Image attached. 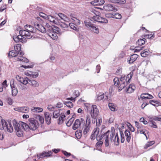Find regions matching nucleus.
<instances>
[{
    "mask_svg": "<svg viewBox=\"0 0 161 161\" xmlns=\"http://www.w3.org/2000/svg\"><path fill=\"white\" fill-rule=\"evenodd\" d=\"M12 123L14 126L17 136L19 137L22 136L23 134V131L22 129H23L25 130V127L22 125V123H23V122H19L18 123L16 120L14 119L12 121Z\"/></svg>",
    "mask_w": 161,
    "mask_h": 161,
    "instance_id": "obj_1",
    "label": "nucleus"
},
{
    "mask_svg": "<svg viewBox=\"0 0 161 161\" xmlns=\"http://www.w3.org/2000/svg\"><path fill=\"white\" fill-rule=\"evenodd\" d=\"M29 125H28L25 123L23 122L22 125L25 127V130L30 129L33 130H35L37 128L38 125V121L33 118H30L28 119Z\"/></svg>",
    "mask_w": 161,
    "mask_h": 161,
    "instance_id": "obj_2",
    "label": "nucleus"
},
{
    "mask_svg": "<svg viewBox=\"0 0 161 161\" xmlns=\"http://www.w3.org/2000/svg\"><path fill=\"white\" fill-rule=\"evenodd\" d=\"M35 26L36 29L43 33H45L47 32L48 33L50 31H53V29L55 28V27H57L55 26H51L47 23H46L44 27L37 23L35 24Z\"/></svg>",
    "mask_w": 161,
    "mask_h": 161,
    "instance_id": "obj_3",
    "label": "nucleus"
},
{
    "mask_svg": "<svg viewBox=\"0 0 161 161\" xmlns=\"http://www.w3.org/2000/svg\"><path fill=\"white\" fill-rule=\"evenodd\" d=\"M111 132L108 130L103 135H102L100 137L99 140H105V144L106 147L109 146L110 141H111Z\"/></svg>",
    "mask_w": 161,
    "mask_h": 161,
    "instance_id": "obj_4",
    "label": "nucleus"
},
{
    "mask_svg": "<svg viewBox=\"0 0 161 161\" xmlns=\"http://www.w3.org/2000/svg\"><path fill=\"white\" fill-rule=\"evenodd\" d=\"M1 123L3 129H7L8 132L12 133L14 129L10 121H6L4 119H1Z\"/></svg>",
    "mask_w": 161,
    "mask_h": 161,
    "instance_id": "obj_5",
    "label": "nucleus"
},
{
    "mask_svg": "<svg viewBox=\"0 0 161 161\" xmlns=\"http://www.w3.org/2000/svg\"><path fill=\"white\" fill-rule=\"evenodd\" d=\"M100 136V129L98 127H96L93 129L90 136V138L92 140H94L96 138H97V141L100 140L99 138Z\"/></svg>",
    "mask_w": 161,
    "mask_h": 161,
    "instance_id": "obj_6",
    "label": "nucleus"
},
{
    "mask_svg": "<svg viewBox=\"0 0 161 161\" xmlns=\"http://www.w3.org/2000/svg\"><path fill=\"white\" fill-rule=\"evenodd\" d=\"M85 124V120L83 118L76 119L72 126V128L74 130L81 127V125H84Z\"/></svg>",
    "mask_w": 161,
    "mask_h": 161,
    "instance_id": "obj_7",
    "label": "nucleus"
},
{
    "mask_svg": "<svg viewBox=\"0 0 161 161\" xmlns=\"http://www.w3.org/2000/svg\"><path fill=\"white\" fill-rule=\"evenodd\" d=\"M110 141L114 142L115 145H118L119 141V138L117 134H115L114 131L111 132V137Z\"/></svg>",
    "mask_w": 161,
    "mask_h": 161,
    "instance_id": "obj_8",
    "label": "nucleus"
},
{
    "mask_svg": "<svg viewBox=\"0 0 161 161\" xmlns=\"http://www.w3.org/2000/svg\"><path fill=\"white\" fill-rule=\"evenodd\" d=\"M92 19L94 21L102 23H107L108 20L102 17L99 15H96L92 17Z\"/></svg>",
    "mask_w": 161,
    "mask_h": 161,
    "instance_id": "obj_9",
    "label": "nucleus"
},
{
    "mask_svg": "<svg viewBox=\"0 0 161 161\" xmlns=\"http://www.w3.org/2000/svg\"><path fill=\"white\" fill-rule=\"evenodd\" d=\"M52 31H50L47 33L48 34L50 37L53 40H56L58 38V36L57 35V32H59V31L58 30V28L55 27Z\"/></svg>",
    "mask_w": 161,
    "mask_h": 161,
    "instance_id": "obj_10",
    "label": "nucleus"
},
{
    "mask_svg": "<svg viewBox=\"0 0 161 161\" xmlns=\"http://www.w3.org/2000/svg\"><path fill=\"white\" fill-rule=\"evenodd\" d=\"M14 40L16 42H20L22 43H25L26 42V38L24 37L23 36L19 34L18 36H13Z\"/></svg>",
    "mask_w": 161,
    "mask_h": 161,
    "instance_id": "obj_11",
    "label": "nucleus"
},
{
    "mask_svg": "<svg viewBox=\"0 0 161 161\" xmlns=\"http://www.w3.org/2000/svg\"><path fill=\"white\" fill-rule=\"evenodd\" d=\"M14 110L25 113H28L29 111V108L26 106L18 107L14 108Z\"/></svg>",
    "mask_w": 161,
    "mask_h": 161,
    "instance_id": "obj_12",
    "label": "nucleus"
},
{
    "mask_svg": "<svg viewBox=\"0 0 161 161\" xmlns=\"http://www.w3.org/2000/svg\"><path fill=\"white\" fill-rule=\"evenodd\" d=\"M10 87L12 90V95L13 96H16L18 93V90L15 86L14 85V80H11L10 83Z\"/></svg>",
    "mask_w": 161,
    "mask_h": 161,
    "instance_id": "obj_13",
    "label": "nucleus"
},
{
    "mask_svg": "<svg viewBox=\"0 0 161 161\" xmlns=\"http://www.w3.org/2000/svg\"><path fill=\"white\" fill-rule=\"evenodd\" d=\"M103 8L105 10L108 11H116L118 10V9L117 8L110 4H105L103 6Z\"/></svg>",
    "mask_w": 161,
    "mask_h": 161,
    "instance_id": "obj_14",
    "label": "nucleus"
},
{
    "mask_svg": "<svg viewBox=\"0 0 161 161\" xmlns=\"http://www.w3.org/2000/svg\"><path fill=\"white\" fill-rule=\"evenodd\" d=\"M120 82V84L118 87V91L119 92L120 91L123 89L126 86L125 79V77H121L119 79Z\"/></svg>",
    "mask_w": 161,
    "mask_h": 161,
    "instance_id": "obj_15",
    "label": "nucleus"
},
{
    "mask_svg": "<svg viewBox=\"0 0 161 161\" xmlns=\"http://www.w3.org/2000/svg\"><path fill=\"white\" fill-rule=\"evenodd\" d=\"M92 109L91 111V116L93 118L96 117L99 111L96 105H92Z\"/></svg>",
    "mask_w": 161,
    "mask_h": 161,
    "instance_id": "obj_16",
    "label": "nucleus"
},
{
    "mask_svg": "<svg viewBox=\"0 0 161 161\" xmlns=\"http://www.w3.org/2000/svg\"><path fill=\"white\" fill-rule=\"evenodd\" d=\"M20 34L27 37L28 38L30 39L32 37V35H31V33L26 30H21L19 31Z\"/></svg>",
    "mask_w": 161,
    "mask_h": 161,
    "instance_id": "obj_17",
    "label": "nucleus"
},
{
    "mask_svg": "<svg viewBox=\"0 0 161 161\" xmlns=\"http://www.w3.org/2000/svg\"><path fill=\"white\" fill-rule=\"evenodd\" d=\"M47 19L50 22H53V24L58 25L59 23V19L55 18L52 16H47Z\"/></svg>",
    "mask_w": 161,
    "mask_h": 161,
    "instance_id": "obj_18",
    "label": "nucleus"
},
{
    "mask_svg": "<svg viewBox=\"0 0 161 161\" xmlns=\"http://www.w3.org/2000/svg\"><path fill=\"white\" fill-rule=\"evenodd\" d=\"M83 128V133L85 136H86L87 133L90 131L91 128V125L84 124Z\"/></svg>",
    "mask_w": 161,
    "mask_h": 161,
    "instance_id": "obj_19",
    "label": "nucleus"
},
{
    "mask_svg": "<svg viewBox=\"0 0 161 161\" xmlns=\"http://www.w3.org/2000/svg\"><path fill=\"white\" fill-rule=\"evenodd\" d=\"M104 2V0H94L91 2V4L94 6H100L103 4Z\"/></svg>",
    "mask_w": 161,
    "mask_h": 161,
    "instance_id": "obj_20",
    "label": "nucleus"
},
{
    "mask_svg": "<svg viewBox=\"0 0 161 161\" xmlns=\"http://www.w3.org/2000/svg\"><path fill=\"white\" fill-rule=\"evenodd\" d=\"M140 97L142 99H152L153 98V96L148 93H142L140 96Z\"/></svg>",
    "mask_w": 161,
    "mask_h": 161,
    "instance_id": "obj_21",
    "label": "nucleus"
},
{
    "mask_svg": "<svg viewBox=\"0 0 161 161\" xmlns=\"http://www.w3.org/2000/svg\"><path fill=\"white\" fill-rule=\"evenodd\" d=\"M45 121L47 124L49 125L51 123V118L49 113L45 112L44 113Z\"/></svg>",
    "mask_w": 161,
    "mask_h": 161,
    "instance_id": "obj_22",
    "label": "nucleus"
},
{
    "mask_svg": "<svg viewBox=\"0 0 161 161\" xmlns=\"http://www.w3.org/2000/svg\"><path fill=\"white\" fill-rule=\"evenodd\" d=\"M25 30L28 31L31 33H35V29L30 25H26L25 26Z\"/></svg>",
    "mask_w": 161,
    "mask_h": 161,
    "instance_id": "obj_23",
    "label": "nucleus"
},
{
    "mask_svg": "<svg viewBox=\"0 0 161 161\" xmlns=\"http://www.w3.org/2000/svg\"><path fill=\"white\" fill-rule=\"evenodd\" d=\"M138 57V55L137 54H133L131 56L130 59L129 60H128V61L129 64H132L136 60Z\"/></svg>",
    "mask_w": 161,
    "mask_h": 161,
    "instance_id": "obj_24",
    "label": "nucleus"
},
{
    "mask_svg": "<svg viewBox=\"0 0 161 161\" xmlns=\"http://www.w3.org/2000/svg\"><path fill=\"white\" fill-rule=\"evenodd\" d=\"M58 16L61 19L67 22L68 23L70 21L69 19L62 13H59L58 14Z\"/></svg>",
    "mask_w": 161,
    "mask_h": 161,
    "instance_id": "obj_25",
    "label": "nucleus"
},
{
    "mask_svg": "<svg viewBox=\"0 0 161 161\" xmlns=\"http://www.w3.org/2000/svg\"><path fill=\"white\" fill-rule=\"evenodd\" d=\"M125 136L126 137V141L129 142L130 140L131 136L130 131L128 130H125L124 132Z\"/></svg>",
    "mask_w": 161,
    "mask_h": 161,
    "instance_id": "obj_26",
    "label": "nucleus"
},
{
    "mask_svg": "<svg viewBox=\"0 0 161 161\" xmlns=\"http://www.w3.org/2000/svg\"><path fill=\"white\" fill-rule=\"evenodd\" d=\"M31 110L33 112L40 113L42 112L43 109L41 107H33L31 108Z\"/></svg>",
    "mask_w": 161,
    "mask_h": 161,
    "instance_id": "obj_27",
    "label": "nucleus"
},
{
    "mask_svg": "<svg viewBox=\"0 0 161 161\" xmlns=\"http://www.w3.org/2000/svg\"><path fill=\"white\" fill-rule=\"evenodd\" d=\"M136 88L135 86L133 84H131L129 85V87L127 90V92L130 93L132 92Z\"/></svg>",
    "mask_w": 161,
    "mask_h": 161,
    "instance_id": "obj_28",
    "label": "nucleus"
},
{
    "mask_svg": "<svg viewBox=\"0 0 161 161\" xmlns=\"http://www.w3.org/2000/svg\"><path fill=\"white\" fill-rule=\"evenodd\" d=\"M28 83L30 84L34 87H37L39 86L38 83L35 80L29 79Z\"/></svg>",
    "mask_w": 161,
    "mask_h": 161,
    "instance_id": "obj_29",
    "label": "nucleus"
},
{
    "mask_svg": "<svg viewBox=\"0 0 161 161\" xmlns=\"http://www.w3.org/2000/svg\"><path fill=\"white\" fill-rule=\"evenodd\" d=\"M92 21V19L86 20L85 21L84 23L86 26L89 29H91L92 26L94 25L91 22Z\"/></svg>",
    "mask_w": 161,
    "mask_h": 161,
    "instance_id": "obj_30",
    "label": "nucleus"
},
{
    "mask_svg": "<svg viewBox=\"0 0 161 161\" xmlns=\"http://www.w3.org/2000/svg\"><path fill=\"white\" fill-rule=\"evenodd\" d=\"M18 54V53L16 52L14 50H12L9 51L8 54V56L9 57H15L17 56Z\"/></svg>",
    "mask_w": 161,
    "mask_h": 161,
    "instance_id": "obj_31",
    "label": "nucleus"
},
{
    "mask_svg": "<svg viewBox=\"0 0 161 161\" xmlns=\"http://www.w3.org/2000/svg\"><path fill=\"white\" fill-rule=\"evenodd\" d=\"M90 29L95 33L98 34L99 32L98 27L95 25H94Z\"/></svg>",
    "mask_w": 161,
    "mask_h": 161,
    "instance_id": "obj_32",
    "label": "nucleus"
},
{
    "mask_svg": "<svg viewBox=\"0 0 161 161\" xmlns=\"http://www.w3.org/2000/svg\"><path fill=\"white\" fill-rule=\"evenodd\" d=\"M61 109H58L57 110H55L53 113V118H58L59 116L60 115V111L61 110Z\"/></svg>",
    "mask_w": 161,
    "mask_h": 161,
    "instance_id": "obj_33",
    "label": "nucleus"
},
{
    "mask_svg": "<svg viewBox=\"0 0 161 161\" xmlns=\"http://www.w3.org/2000/svg\"><path fill=\"white\" fill-rule=\"evenodd\" d=\"M133 73L131 72L129 74L127 75L126 78L125 79V81L126 83L128 84L130 82V80H131L133 76Z\"/></svg>",
    "mask_w": 161,
    "mask_h": 161,
    "instance_id": "obj_34",
    "label": "nucleus"
},
{
    "mask_svg": "<svg viewBox=\"0 0 161 161\" xmlns=\"http://www.w3.org/2000/svg\"><path fill=\"white\" fill-rule=\"evenodd\" d=\"M65 116L64 115H62L58 118V124H62L64 120H65Z\"/></svg>",
    "mask_w": 161,
    "mask_h": 161,
    "instance_id": "obj_35",
    "label": "nucleus"
},
{
    "mask_svg": "<svg viewBox=\"0 0 161 161\" xmlns=\"http://www.w3.org/2000/svg\"><path fill=\"white\" fill-rule=\"evenodd\" d=\"M146 39L143 38V39H139L137 42H136V45H138L139 46H141L142 45L144 44L145 42Z\"/></svg>",
    "mask_w": 161,
    "mask_h": 161,
    "instance_id": "obj_36",
    "label": "nucleus"
},
{
    "mask_svg": "<svg viewBox=\"0 0 161 161\" xmlns=\"http://www.w3.org/2000/svg\"><path fill=\"white\" fill-rule=\"evenodd\" d=\"M108 107L112 111H115L116 105L113 103H108Z\"/></svg>",
    "mask_w": 161,
    "mask_h": 161,
    "instance_id": "obj_37",
    "label": "nucleus"
},
{
    "mask_svg": "<svg viewBox=\"0 0 161 161\" xmlns=\"http://www.w3.org/2000/svg\"><path fill=\"white\" fill-rule=\"evenodd\" d=\"M29 80V79L27 77L23 78L20 82L24 85H26L28 83Z\"/></svg>",
    "mask_w": 161,
    "mask_h": 161,
    "instance_id": "obj_38",
    "label": "nucleus"
},
{
    "mask_svg": "<svg viewBox=\"0 0 161 161\" xmlns=\"http://www.w3.org/2000/svg\"><path fill=\"white\" fill-rule=\"evenodd\" d=\"M114 85L115 86H117L118 88L120 84L119 79L118 77H115L114 79Z\"/></svg>",
    "mask_w": 161,
    "mask_h": 161,
    "instance_id": "obj_39",
    "label": "nucleus"
},
{
    "mask_svg": "<svg viewBox=\"0 0 161 161\" xmlns=\"http://www.w3.org/2000/svg\"><path fill=\"white\" fill-rule=\"evenodd\" d=\"M103 141H99L96 144V146L97 149L101 152H102V149L100 148V147L103 144Z\"/></svg>",
    "mask_w": 161,
    "mask_h": 161,
    "instance_id": "obj_40",
    "label": "nucleus"
},
{
    "mask_svg": "<svg viewBox=\"0 0 161 161\" xmlns=\"http://www.w3.org/2000/svg\"><path fill=\"white\" fill-rule=\"evenodd\" d=\"M112 17L114 18L120 19L121 18V15L117 13H115L112 14Z\"/></svg>",
    "mask_w": 161,
    "mask_h": 161,
    "instance_id": "obj_41",
    "label": "nucleus"
},
{
    "mask_svg": "<svg viewBox=\"0 0 161 161\" xmlns=\"http://www.w3.org/2000/svg\"><path fill=\"white\" fill-rule=\"evenodd\" d=\"M14 50L15 52L18 53L21 50L20 45L19 44H17L14 45Z\"/></svg>",
    "mask_w": 161,
    "mask_h": 161,
    "instance_id": "obj_42",
    "label": "nucleus"
},
{
    "mask_svg": "<svg viewBox=\"0 0 161 161\" xmlns=\"http://www.w3.org/2000/svg\"><path fill=\"white\" fill-rule=\"evenodd\" d=\"M75 93H76V96L75 97H71L68 98L66 99L67 100H70L72 101L73 102H75V98L76 97H78L79 95V93L78 91H76Z\"/></svg>",
    "mask_w": 161,
    "mask_h": 161,
    "instance_id": "obj_43",
    "label": "nucleus"
},
{
    "mask_svg": "<svg viewBox=\"0 0 161 161\" xmlns=\"http://www.w3.org/2000/svg\"><path fill=\"white\" fill-rule=\"evenodd\" d=\"M59 25L64 29H66L69 26V24L64 23H58Z\"/></svg>",
    "mask_w": 161,
    "mask_h": 161,
    "instance_id": "obj_44",
    "label": "nucleus"
},
{
    "mask_svg": "<svg viewBox=\"0 0 161 161\" xmlns=\"http://www.w3.org/2000/svg\"><path fill=\"white\" fill-rule=\"evenodd\" d=\"M119 129L120 132V135L121 138V143H123L124 142V141L125 140V136L123 132L120 130V128H119Z\"/></svg>",
    "mask_w": 161,
    "mask_h": 161,
    "instance_id": "obj_45",
    "label": "nucleus"
},
{
    "mask_svg": "<svg viewBox=\"0 0 161 161\" xmlns=\"http://www.w3.org/2000/svg\"><path fill=\"white\" fill-rule=\"evenodd\" d=\"M155 143V142L154 141H152L149 142H148L144 146V148L147 149L148 147L152 145Z\"/></svg>",
    "mask_w": 161,
    "mask_h": 161,
    "instance_id": "obj_46",
    "label": "nucleus"
},
{
    "mask_svg": "<svg viewBox=\"0 0 161 161\" xmlns=\"http://www.w3.org/2000/svg\"><path fill=\"white\" fill-rule=\"evenodd\" d=\"M64 104L66 105L67 107L70 108H72L73 106V103L71 102H64Z\"/></svg>",
    "mask_w": 161,
    "mask_h": 161,
    "instance_id": "obj_47",
    "label": "nucleus"
},
{
    "mask_svg": "<svg viewBox=\"0 0 161 161\" xmlns=\"http://www.w3.org/2000/svg\"><path fill=\"white\" fill-rule=\"evenodd\" d=\"M17 60L26 63H27L29 62V60L27 58L23 57H20L19 58H18Z\"/></svg>",
    "mask_w": 161,
    "mask_h": 161,
    "instance_id": "obj_48",
    "label": "nucleus"
},
{
    "mask_svg": "<svg viewBox=\"0 0 161 161\" xmlns=\"http://www.w3.org/2000/svg\"><path fill=\"white\" fill-rule=\"evenodd\" d=\"M86 125H91V117L89 115H87L86 119Z\"/></svg>",
    "mask_w": 161,
    "mask_h": 161,
    "instance_id": "obj_49",
    "label": "nucleus"
},
{
    "mask_svg": "<svg viewBox=\"0 0 161 161\" xmlns=\"http://www.w3.org/2000/svg\"><path fill=\"white\" fill-rule=\"evenodd\" d=\"M36 118L37 119L39 120L41 124L43 123L44 122V119L43 117L40 115H38L37 116Z\"/></svg>",
    "mask_w": 161,
    "mask_h": 161,
    "instance_id": "obj_50",
    "label": "nucleus"
},
{
    "mask_svg": "<svg viewBox=\"0 0 161 161\" xmlns=\"http://www.w3.org/2000/svg\"><path fill=\"white\" fill-rule=\"evenodd\" d=\"M46 152H43L37 155L38 157L40 158H43V157H47Z\"/></svg>",
    "mask_w": 161,
    "mask_h": 161,
    "instance_id": "obj_51",
    "label": "nucleus"
},
{
    "mask_svg": "<svg viewBox=\"0 0 161 161\" xmlns=\"http://www.w3.org/2000/svg\"><path fill=\"white\" fill-rule=\"evenodd\" d=\"M148 54V52L144 50L143 51L141 52V56L143 57H146Z\"/></svg>",
    "mask_w": 161,
    "mask_h": 161,
    "instance_id": "obj_52",
    "label": "nucleus"
},
{
    "mask_svg": "<svg viewBox=\"0 0 161 161\" xmlns=\"http://www.w3.org/2000/svg\"><path fill=\"white\" fill-rule=\"evenodd\" d=\"M74 120V119L72 118L70 119L68 122L66 123V125L68 126H70L72 124L73 121Z\"/></svg>",
    "mask_w": 161,
    "mask_h": 161,
    "instance_id": "obj_53",
    "label": "nucleus"
},
{
    "mask_svg": "<svg viewBox=\"0 0 161 161\" xmlns=\"http://www.w3.org/2000/svg\"><path fill=\"white\" fill-rule=\"evenodd\" d=\"M69 25L70 27L72 29L74 30H76L77 29L76 27V25L73 23H69Z\"/></svg>",
    "mask_w": 161,
    "mask_h": 161,
    "instance_id": "obj_54",
    "label": "nucleus"
},
{
    "mask_svg": "<svg viewBox=\"0 0 161 161\" xmlns=\"http://www.w3.org/2000/svg\"><path fill=\"white\" fill-rule=\"evenodd\" d=\"M33 72H31V74L30 76L32 78H36L38 75V73H35L34 74H33Z\"/></svg>",
    "mask_w": 161,
    "mask_h": 161,
    "instance_id": "obj_55",
    "label": "nucleus"
},
{
    "mask_svg": "<svg viewBox=\"0 0 161 161\" xmlns=\"http://www.w3.org/2000/svg\"><path fill=\"white\" fill-rule=\"evenodd\" d=\"M140 121L141 122H142L144 125H146L147 124V122L145 120L144 118H141L140 119Z\"/></svg>",
    "mask_w": 161,
    "mask_h": 161,
    "instance_id": "obj_56",
    "label": "nucleus"
},
{
    "mask_svg": "<svg viewBox=\"0 0 161 161\" xmlns=\"http://www.w3.org/2000/svg\"><path fill=\"white\" fill-rule=\"evenodd\" d=\"M7 8V5L6 4H3L0 8V11L2 12L3 11Z\"/></svg>",
    "mask_w": 161,
    "mask_h": 161,
    "instance_id": "obj_57",
    "label": "nucleus"
},
{
    "mask_svg": "<svg viewBox=\"0 0 161 161\" xmlns=\"http://www.w3.org/2000/svg\"><path fill=\"white\" fill-rule=\"evenodd\" d=\"M96 125L97 126H99L102 122V119H99L97 120H96Z\"/></svg>",
    "mask_w": 161,
    "mask_h": 161,
    "instance_id": "obj_58",
    "label": "nucleus"
},
{
    "mask_svg": "<svg viewBox=\"0 0 161 161\" xmlns=\"http://www.w3.org/2000/svg\"><path fill=\"white\" fill-rule=\"evenodd\" d=\"M129 124V125H128V126L129 127V128L130 129V130L131 132H134L135 131V129L130 124V123H128Z\"/></svg>",
    "mask_w": 161,
    "mask_h": 161,
    "instance_id": "obj_59",
    "label": "nucleus"
},
{
    "mask_svg": "<svg viewBox=\"0 0 161 161\" xmlns=\"http://www.w3.org/2000/svg\"><path fill=\"white\" fill-rule=\"evenodd\" d=\"M70 16L71 17V18L72 20H74L75 21V20H78V23H79L80 24V21H79V20L77 19L76 18H75V17L74 16L73 14H70Z\"/></svg>",
    "mask_w": 161,
    "mask_h": 161,
    "instance_id": "obj_60",
    "label": "nucleus"
},
{
    "mask_svg": "<svg viewBox=\"0 0 161 161\" xmlns=\"http://www.w3.org/2000/svg\"><path fill=\"white\" fill-rule=\"evenodd\" d=\"M7 102L9 105H11L13 103V100L11 98L8 97L7 99Z\"/></svg>",
    "mask_w": 161,
    "mask_h": 161,
    "instance_id": "obj_61",
    "label": "nucleus"
},
{
    "mask_svg": "<svg viewBox=\"0 0 161 161\" xmlns=\"http://www.w3.org/2000/svg\"><path fill=\"white\" fill-rule=\"evenodd\" d=\"M108 100H110V97H108V94L107 95L104 94V97L103 99V101H107Z\"/></svg>",
    "mask_w": 161,
    "mask_h": 161,
    "instance_id": "obj_62",
    "label": "nucleus"
},
{
    "mask_svg": "<svg viewBox=\"0 0 161 161\" xmlns=\"http://www.w3.org/2000/svg\"><path fill=\"white\" fill-rule=\"evenodd\" d=\"M23 77H21L19 75H16L15 77V78L16 80L20 82L21 80Z\"/></svg>",
    "mask_w": 161,
    "mask_h": 161,
    "instance_id": "obj_63",
    "label": "nucleus"
},
{
    "mask_svg": "<svg viewBox=\"0 0 161 161\" xmlns=\"http://www.w3.org/2000/svg\"><path fill=\"white\" fill-rule=\"evenodd\" d=\"M63 106V104L60 102H58L56 105V107L58 108H61Z\"/></svg>",
    "mask_w": 161,
    "mask_h": 161,
    "instance_id": "obj_64",
    "label": "nucleus"
}]
</instances>
